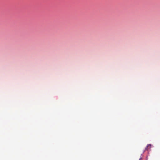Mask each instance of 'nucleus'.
I'll return each mask as SVG.
<instances>
[{
  "label": "nucleus",
  "mask_w": 160,
  "mask_h": 160,
  "mask_svg": "<svg viewBox=\"0 0 160 160\" xmlns=\"http://www.w3.org/2000/svg\"><path fill=\"white\" fill-rule=\"evenodd\" d=\"M151 144H148V145H147V148H145V149H146V150L147 149H148V147H149V148H151Z\"/></svg>",
  "instance_id": "f257e3e1"
}]
</instances>
